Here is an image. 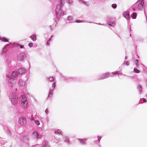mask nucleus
Returning a JSON list of instances; mask_svg holds the SVG:
<instances>
[{"instance_id": "4468645a", "label": "nucleus", "mask_w": 147, "mask_h": 147, "mask_svg": "<svg viewBox=\"0 0 147 147\" xmlns=\"http://www.w3.org/2000/svg\"><path fill=\"white\" fill-rule=\"evenodd\" d=\"M36 35L35 34L32 35L31 37V38L34 41H35L36 40Z\"/></svg>"}, {"instance_id": "1a4fd4ad", "label": "nucleus", "mask_w": 147, "mask_h": 147, "mask_svg": "<svg viewBox=\"0 0 147 147\" xmlns=\"http://www.w3.org/2000/svg\"><path fill=\"white\" fill-rule=\"evenodd\" d=\"M32 137L35 138H38V134L37 132L34 131L33 132L32 134Z\"/></svg>"}, {"instance_id": "423d86ee", "label": "nucleus", "mask_w": 147, "mask_h": 147, "mask_svg": "<svg viewBox=\"0 0 147 147\" xmlns=\"http://www.w3.org/2000/svg\"><path fill=\"white\" fill-rule=\"evenodd\" d=\"M139 1V3L138 4V7L139 9H141L143 7L144 2L143 0H140Z\"/></svg>"}, {"instance_id": "2eb2a0df", "label": "nucleus", "mask_w": 147, "mask_h": 147, "mask_svg": "<svg viewBox=\"0 0 147 147\" xmlns=\"http://www.w3.org/2000/svg\"><path fill=\"white\" fill-rule=\"evenodd\" d=\"M16 97L17 96L15 93L13 94L11 96V100H12L13 98H16Z\"/></svg>"}, {"instance_id": "39448f33", "label": "nucleus", "mask_w": 147, "mask_h": 147, "mask_svg": "<svg viewBox=\"0 0 147 147\" xmlns=\"http://www.w3.org/2000/svg\"><path fill=\"white\" fill-rule=\"evenodd\" d=\"M25 55L24 53H21L19 54L17 56V58L18 60H22L25 57Z\"/></svg>"}, {"instance_id": "9d476101", "label": "nucleus", "mask_w": 147, "mask_h": 147, "mask_svg": "<svg viewBox=\"0 0 147 147\" xmlns=\"http://www.w3.org/2000/svg\"><path fill=\"white\" fill-rule=\"evenodd\" d=\"M18 71L19 74H23L26 72V70L23 68L20 69Z\"/></svg>"}, {"instance_id": "c756f323", "label": "nucleus", "mask_w": 147, "mask_h": 147, "mask_svg": "<svg viewBox=\"0 0 147 147\" xmlns=\"http://www.w3.org/2000/svg\"><path fill=\"white\" fill-rule=\"evenodd\" d=\"M50 40H51V39H50L49 40L47 41V45H49V43H50Z\"/></svg>"}, {"instance_id": "09e8293b", "label": "nucleus", "mask_w": 147, "mask_h": 147, "mask_svg": "<svg viewBox=\"0 0 147 147\" xmlns=\"http://www.w3.org/2000/svg\"><path fill=\"white\" fill-rule=\"evenodd\" d=\"M131 34H130V36H131Z\"/></svg>"}, {"instance_id": "aec40b11", "label": "nucleus", "mask_w": 147, "mask_h": 147, "mask_svg": "<svg viewBox=\"0 0 147 147\" xmlns=\"http://www.w3.org/2000/svg\"><path fill=\"white\" fill-rule=\"evenodd\" d=\"M111 6L113 8L115 9L117 7V5L116 4H113Z\"/></svg>"}, {"instance_id": "5701e85b", "label": "nucleus", "mask_w": 147, "mask_h": 147, "mask_svg": "<svg viewBox=\"0 0 147 147\" xmlns=\"http://www.w3.org/2000/svg\"><path fill=\"white\" fill-rule=\"evenodd\" d=\"M72 19V17H69L67 18V20L69 21H71Z\"/></svg>"}, {"instance_id": "2f4dec72", "label": "nucleus", "mask_w": 147, "mask_h": 147, "mask_svg": "<svg viewBox=\"0 0 147 147\" xmlns=\"http://www.w3.org/2000/svg\"><path fill=\"white\" fill-rule=\"evenodd\" d=\"M45 112L47 114L48 112V110L47 109H46L45 110Z\"/></svg>"}, {"instance_id": "72a5a7b5", "label": "nucleus", "mask_w": 147, "mask_h": 147, "mask_svg": "<svg viewBox=\"0 0 147 147\" xmlns=\"http://www.w3.org/2000/svg\"><path fill=\"white\" fill-rule=\"evenodd\" d=\"M23 47H24L23 46H22V45L20 46V48H21V49L23 48Z\"/></svg>"}, {"instance_id": "20e7f679", "label": "nucleus", "mask_w": 147, "mask_h": 147, "mask_svg": "<svg viewBox=\"0 0 147 147\" xmlns=\"http://www.w3.org/2000/svg\"><path fill=\"white\" fill-rule=\"evenodd\" d=\"M15 81L14 80H13V79L11 78L10 79L8 83V84L10 87H13L15 86Z\"/></svg>"}, {"instance_id": "6e6552de", "label": "nucleus", "mask_w": 147, "mask_h": 147, "mask_svg": "<svg viewBox=\"0 0 147 147\" xmlns=\"http://www.w3.org/2000/svg\"><path fill=\"white\" fill-rule=\"evenodd\" d=\"M17 98H13L12 100H11V102L12 104L13 105L17 104L18 101L17 100Z\"/></svg>"}, {"instance_id": "a878e982", "label": "nucleus", "mask_w": 147, "mask_h": 147, "mask_svg": "<svg viewBox=\"0 0 147 147\" xmlns=\"http://www.w3.org/2000/svg\"><path fill=\"white\" fill-rule=\"evenodd\" d=\"M109 75V74L108 73H106V74H105L104 75L105 76V77H104L103 78H105L106 77H107Z\"/></svg>"}, {"instance_id": "dca6fc26", "label": "nucleus", "mask_w": 147, "mask_h": 147, "mask_svg": "<svg viewBox=\"0 0 147 147\" xmlns=\"http://www.w3.org/2000/svg\"><path fill=\"white\" fill-rule=\"evenodd\" d=\"M79 140L81 143L82 144H85L86 141V140L85 139H84L82 140L80 139H79Z\"/></svg>"}, {"instance_id": "b1692460", "label": "nucleus", "mask_w": 147, "mask_h": 147, "mask_svg": "<svg viewBox=\"0 0 147 147\" xmlns=\"http://www.w3.org/2000/svg\"><path fill=\"white\" fill-rule=\"evenodd\" d=\"M49 80L51 82H52L54 81V78L53 77H51L49 78Z\"/></svg>"}, {"instance_id": "cd10ccee", "label": "nucleus", "mask_w": 147, "mask_h": 147, "mask_svg": "<svg viewBox=\"0 0 147 147\" xmlns=\"http://www.w3.org/2000/svg\"><path fill=\"white\" fill-rule=\"evenodd\" d=\"M76 22L78 23H79V22H82L80 20H77L76 21Z\"/></svg>"}, {"instance_id": "58836bf2", "label": "nucleus", "mask_w": 147, "mask_h": 147, "mask_svg": "<svg viewBox=\"0 0 147 147\" xmlns=\"http://www.w3.org/2000/svg\"><path fill=\"white\" fill-rule=\"evenodd\" d=\"M118 73V72H116L115 73H112V74H117Z\"/></svg>"}, {"instance_id": "0eeeda50", "label": "nucleus", "mask_w": 147, "mask_h": 147, "mask_svg": "<svg viewBox=\"0 0 147 147\" xmlns=\"http://www.w3.org/2000/svg\"><path fill=\"white\" fill-rule=\"evenodd\" d=\"M123 16L124 17L127 19H129L130 16L129 14V12L127 11H125L123 13Z\"/></svg>"}, {"instance_id": "6ab92c4d", "label": "nucleus", "mask_w": 147, "mask_h": 147, "mask_svg": "<svg viewBox=\"0 0 147 147\" xmlns=\"http://www.w3.org/2000/svg\"><path fill=\"white\" fill-rule=\"evenodd\" d=\"M134 71L136 73H140V71L138 69H137L136 68H135L134 69Z\"/></svg>"}, {"instance_id": "393cba45", "label": "nucleus", "mask_w": 147, "mask_h": 147, "mask_svg": "<svg viewBox=\"0 0 147 147\" xmlns=\"http://www.w3.org/2000/svg\"><path fill=\"white\" fill-rule=\"evenodd\" d=\"M33 45V44L32 43V42H30V43L29 44H28V46L30 47H32Z\"/></svg>"}, {"instance_id": "ddd939ff", "label": "nucleus", "mask_w": 147, "mask_h": 147, "mask_svg": "<svg viewBox=\"0 0 147 147\" xmlns=\"http://www.w3.org/2000/svg\"><path fill=\"white\" fill-rule=\"evenodd\" d=\"M11 75L13 77H16L18 76V74L16 72L14 71L12 72Z\"/></svg>"}, {"instance_id": "f257e3e1", "label": "nucleus", "mask_w": 147, "mask_h": 147, "mask_svg": "<svg viewBox=\"0 0 147 147\" xmlns=\"http://www.w3.org/2000/svg\"><path fill=\"white\" fill-rule=\"evenodd\" d=\"M20 100L21 102V106L23 108H26L28 106L26 98L24 96H21L20 97Z\"/></svg>"}, {"instance_id": "473e14b6", "label": "nucleus", "mask_w": 147, "mask_h": 147, "mask_svg": "<svg viewBox=\"0 0 147 147\" xmlns=\"http://www.w3.org/2000/svg\"><path fill=\"white\" fill-rule=\"evenodd\" d=\"M34 119V117L33 116H31V120H33Z\"/></svg>"}, {"instance_id": "7c9ffc66", "label": "nucleus", "mask_w": 147, "mask_h": 147, "mask_svg": "<svg viewBox=\"0 0 147 147\" xmlns=\"http://www.w3.org/2000/svg\"><path fill=\"white\" fill-rule=\"evenodd\" d=\"M125 64L127 65H128L129 64V62L127 61L126 62Z\"/></svg>"}, {"instance_id": "a19ab883", "label": "nucleus", "mask_w": 147, "mask_h": 147, "mask_svg": "<svg viewBox=\"0 0 147 147\" xmlns=\"http://www.w3.org/2000/svg\"><path fill=\"white\" fill-rule=\"evenodd\" d=\"M63 2V1H62V0H61V3H60V4H61V5H62V3Z\"/></svg>"}, {"instance_id": "c9c22d12", "label": "nucleus", "mask_w": 147, "mask_h": 147, "mask_svg": "<svg viewBox=\"0 0 147 147\" xmlns=\"http://www.w3.org/2000/svg\"><path fill=\"white\" fill-rule=\"evenodd\" d=\"M136 63L137 64L138 62V60L137 59V60H136Z\"/></svg>"}, {"instance_id": "de8ad7c7", "label": "nucleus", "mask_w": 147, "mask_h": 147, "mask_svg": "<svg viewBox=\"0 0 147 147\" xmlns=\"http://www.w3.org/2000/svg\"><path fill=\"white\" fill-rule=\"evenodd\" d=\"M66 141H69V140H68L67 139V140H66Z\"/></svg>"}, {"instance_id": "412c9836", "label": "nucleus", "mask_w": 147, "mask_h": 147, "mask_svg": "<svg viewBox=\"0 0 147 147\" xmlns=\"http://www.w3.org/2000/svg\"><path fill=\"white\" fill-rule=\"evenodd\" d=\"M138 88L140 90L139 91L140 92V93H141V90L142 88V86L140 85H139L138 86Z\"/></svg>"}, {"instance_id": "f3484780", "label": "nucleus", "mask_w": 147, "mask_h": 147, "mask_svg": "<svg viewBox=\"0 0 147 147\" xmlns=\"http://www.w3.org/2000/svg\"><path fill=\"white\" fill-rule=\"evenodd\" d=\"M108 24L109 25L112 26H114L115 25V23L114 22H110Z\"/></svg>"}, {"instance_id": "f704fd0d", "label": "nucleus", "mask_w": 147, "mask_h": 147, "mask_svg": "<svg viewBox=\"0 0 147 147\" xmlns=\"http://www.w3.org/2000/svg\"><path fill=\"white\" fill-rule=\"evenodd\" d=\"M143 101H144V102H146V100H145V99L143 98Z\"/></svg>"}, {"instance_id": "f03ea898", "label": "nucleus", "mask_w": 147, "mask_h": 147, "mask_svg": "<svg viewBox=\"0 0 147 147\" xmlns=\"http://www.w3.org/2000/svg\"><path fill=\"white\" fill-rule=\"evenodd\" d=\"M62 14L61 11V6L59 5L57 6V8L56 9V17L58 18H59Z\"/></svg>"}, {"instance_id": "7ed1b4c3", "label": "nucleus", "mask_w": 147, "mask_h": 147, "mask_svg": "<svg viewBox=\"0 0 147 147\" xmlns=\"http://www.w3.org/2000/svg\"><path fill=\"white\" fill-rule=\"evenodd\" d=\"M18 122L21 125H24L26 123V121L24 118L21 117L19 119Z\"/></svg>"}, {"instance_id": "37998d69", "label": "nucleus", "mask_w": 147, "mask_h": 147, "mask_svg": "<svg viewBox=\"0 0 147 147\" xmlns=\"http://www.w3.org/2000/svg\"><path fill=\"white\" fill-rule=\"evenodd\" d=\"M101 138V137H100V138H98V141H100V140Z\"/></svg>"}, {"instance_id": "a18cd8bd", "label": "nucleus", "mask_w": 147, "mask_h": 147, "mask_svg": "<svg viewBox=\"0 0 147 147\" xmlns=\"http://www.w3.org/2000/svg\"><path fill=\"white\" fill-rule=\"evenodd\" d=\"M133 9L134 10V11H135V9H134V8H133Z\"/></svg>"}, {"instance_id": "c03bdc74", "label": "nucleus", "mask_w": 147, "mask_h": 147, "mask_svg": "<svg viewBox=\"0 0 147 147\" xmlns=\"http://www.w3.org/2000/svg\"><path fill=\"white\" fill-rule=\"evenodd\" d=\"M9 45V44H8V45H5V48L6 47H7V46L8 45Z\"/></svg>"}, {"instance_id": "4c0bfd02", "label": "nucleus", "mask_w": 147, "mask_h": 147, "mask_svg": "<svg viewBox=\"0 0 147 147\" xmlns=\"http://www.w3.org/2000/svg\"><path fill=\"white\" fill-rule=\"evenodd\" d=\"M61 132H60V131H59V130H58V131H57V132L58 133H61Z\"/></svg>"}, {"instance_id": "4be33fe9", "label": "nucleus", "mask_w": 147, "mask_h": 147, "mask_svg": "<svg viewBox=\"0 0 147 147\" xmlns=\"http://www.w3.org/2000/svg\"><path fill=\"white\" fill-rule=\"evenodd\" d=\"M34 122L37 125H39L40 124V122L38 120H35Z\"/></svg>"}, {"instance_id": "c85d7f7f", "label": "nucleus", "mask_w": 147, "mask_h": 147, "mask_svg": "<svg viewBox=\"0 0 147 147\" xmlns=\"http://www.w3.org/2000/svg\"><path fill=\"white\" fill-rule=\"evenodd\" d=\"M52 91L50 90V91L49 92V96L50 95H52Z\"/></svg>"}, {"instance_id": "49530a36", "label": "nucleus", "mask_w": 147, "mask_h": 147, "mask_svg": "<svg viewBox=\"0 0 147 147\" xmlns=\"http://www.w3.org/2000/svg\"><path fill=\"white\" fill-rule=\"evenodd\" d=\"M66 1H67L68 2H69V1H68V0H66Z\"/></svg>"}, {"instance_id": "f8f14e48", "label": "nucleus", "mask_w": 147, "mask_h": 147, "mask_svg": "<svg viewBox=\"0 0 147 147\" xmlns=\"http://www.w3.org/2000/svg\"><path fill=\"white\" fill-rule=\"evenodd\" d=\"M19 84L21 86H23L25 85V83L24 81L22 80H20L19 81Z\"/></svg>"}, {"instance_id": "9b49d317", "label": "nucleus", "mask_w": 147, "mask_h": 147, "mask_svg": "<svg viewBox=\"0 0 147 147\" xmlns=\"http://www.w3.org/2000/svg\"><path fill=\"white\" fill-rule=\"evenodd\" d=\"M0 40L4 42H8L9 40L5 37L1 38L0 37Z\"/></svg>"}, {"instance_id": "bb28decb", "label": "nucleus", "mask_w": 147, "mask_h": 147, "mask_svg": "<svg viewBox=\"0 0 147 147\" xmlns=\"http://www.w3.org/2000/svg\"><path fill=\"white\" fill-rule=\"evenodd\" d=\"M55 82L53 84H52V87L53 88V89H54L55 88Z\"/></svg>"}, {"instance_id": "e433bc0d", "label": "nucleus", "mask_w": 147, "mask_h": 147, "mask_svg": "<svg viewBox=\"0 0 147 147\" xmlns=\"http://www.w3.org/2000/svg\"><path fill=\"white\" fill-rule=\"evenodd\" d=\"M79 1H80L81 2H82V3H84V1H83V0H80Z\"/></svg>"}, {"instance_id": "79ce46f5", "label": "nucleus", "mask_w": 147, "mask_h": 147, "mask_svg": "<svg viewBox=\"0 0 147 147\" xmlns=\"http://www.w3.org/2000/svg\"><path fill=\"white\" fill-rule=\"evenodd\" d=\"M5 47H4V48L3 49V51H5Z\"/></svg>"}, {"instance_id": "ea45409f", "label": "nucleus", "mask_w": 147, "mask_h": 147, "mask_svg": "<svg viewBox=\"0 0 147 147\" xmlns=\"http://www.w3.org/2000/svg\"><path fill=\"white\" fill-rule=\"evenodd\" d=\"M8 77V78H9V75L8 74H7L6 75V77Z\"/></svg>"}, {"instance_id": "a211bd4d", "label": "nucleus", "mask_w": 147, "mask_h": 147, "mask_svg": "<svg viewBox=\"0 0 147 147\" xmlns=\"http://www.w3.org/2000/svg\"><path fill=\"white\" fill-rule=\"evenodd\" d=\"M137 15L136 13H132V17L133 19H135L136 18Z\"/></svg>"}]
</instances>
